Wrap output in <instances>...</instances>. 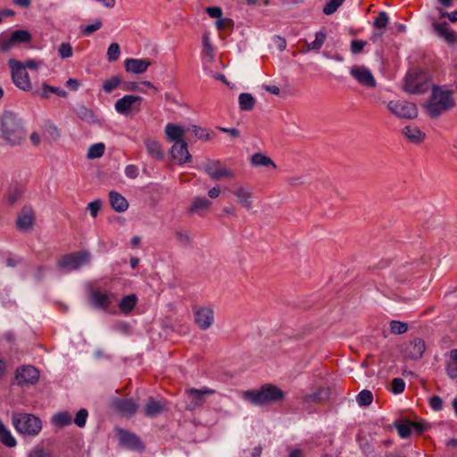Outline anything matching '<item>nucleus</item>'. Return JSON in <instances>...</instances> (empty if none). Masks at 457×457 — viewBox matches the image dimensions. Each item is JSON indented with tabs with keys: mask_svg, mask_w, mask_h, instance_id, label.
I'll use <instances>...</instances> for the list:
<instances>
[{
	"mask_svg": "<svg viewBox=\"0 0 457 457\" xmlns=\"http://www.w3.org/2000/svg\"><path fill=\"white\" fill-rule=\"evenodd\" d=\"M231 194L236 197L237 203L245 209L250 211L253 207V191L246 186H236L230 190Z\"/></svg>",
	"mask_w": 457,
	"mask_h": 457,
	"instance_id": "4468645a",
	"label": "nucleus"
},
{
	"mask_svg": "<svg viewBox=\"0 0 457 457\" xmlns=\"http://www.w3.org/2000/svg\"><path fill=\"white\" fill-rule=\"evenodd\" d=\"M90 253L87 251H80L62 256L57 266L65 270L71 271L78 270L90 262Z\"/></svg>",
	"mask_w": 457,
	"mask_h": 457,
	"instance_id": "39448f33",
	"label": "nucleus"
},
{
	"mask_svg": "<svg viewBox=\"0 0 457 457\" xmlns=\"http://www.w3.org/2000/svg\"><path fill=\"white\" fill-rule=\"evenodd\" d=\"M101 208H102V201L99 199H96V200L89 203L87 206V210L89 211V212L93 218H96L98 215Z\"/></svg>",
	"mask_w": 457,
	"mask_h": 457,
	"instance_id": "864d4df0",
	"label": "nucleus"
},
{
	"mask_svg": "<svg viewBox=\"0 0 457 457\" xmlns=\"http://www.w3.org/2000/svg\"><path fill=\"white\" fill-rule=\"evenodd\" d=\"M215 394V390L204 387L203 389L190 388L186 391L187 402L186 409L187 411H195L204 405L205 397Z\"/></svg>",
	"mask_w": 457,
	"mask_h": 457,
	"instance_id": "1a4fd4ad",
	"label": "nucleus"
},
{
	"mask_svg": "<svg viewBox=\"0 0 457 457\" xmlns=\"http://www.w3.org/2000/svg\"><path fill=\"white\" fill-rule=\"evenodd\" d=\"M0 441L8 447H13L16 445L14 437L11 432L0 421Z\"/></svg>",
	"mask_w": 457,
	"mask_h": 457,
	"instance_id": "f704fd0d",
	"label": "nucleus"
},
{
	"mask_svg": "<svg viewBox=\"0 0 457 457\" xmlns=\"http://www.w3.org/2000/svg\"><path fill=\"white\" fill-rule=\"evenodd\" d=\"M143 97L134 95H126L115 102V111L122 115L128 116L131 112H137L141 110Z\"/></svg>",
	"mask_w": 457,
	"mask_h": 457,
	"instance_id": "6e6552de",
	"label": "nucleus"
},
{
	"mask_svg": "<svg viewBox=\"0 0 457 457\" xmlns=\"http://www.w3.org/2000/svg\"><path fill=\"white\" fill-rule=\"evenodd\" d=\"M206 12L210 17L217 18L218 20L222 16V10L218 6L207 7Z\"/></svg>",
	"mask_w": 457,
	"mask_h": 457,
	"instance_id": "338daca9",
	"label": "nucleus"
},
{
	"mask_svg": "<svg viewBox=\"0 0 457 457\" xmlns=\"http://www.w3.org/2000/svg\"><path fill=\"white\" fill-rule=\"evenodd\" d=\"M113 407L122 416H133L137 411V404L132 399H115Z\"/></svg>",
	"mask_w": 457,
	"mask_h": 457,
	"instance_id": "aec40b11",
	"label": "nucleus"
},
{
	"mask_svg": "<svg viewBox=\"0 0 457 457\" xmlns=\"http://www.w3.org/2000/svg\"><path fill=\"white\" fill-rule=\"evenodd\" d=\"M176 239L183 246H187L191 244L190 233L186 230H179L175 234Z\"/></svg>",
	"mask_w": 457,
	"mask_h": 457,
	"instance_id": "de8ad7c7",
	"label": "nucleus"
},
{
	"mask_svg": "<svg viewBox=\"0 0 457 457\" xmlns=\"http://www.w3.org/2000/svg\"><path fill=\"white\" fill-rule=\"evenodd\" d=\"M428 428V423L411 421V431H414L417 435L422 434Z\"/></svg>",
	"mask_w": 457,
	"mask_h": 457,
	"instance_id": "0e129e2a",
	"label": "nucleus"
},
{
	"mask_svg": "<svg viewBox=\"0 0 457 457\" xmlns=\"http://www.w3.org/2000/svg\"><path fill=\"white\" fill-rule=\"evenodd\" d=\"M212 203L204 197H196L192 202L189 208V212H200L202 211H207L210 209Z\"/></svg>",
	"mask_w": 457,
	"mask_h": 457,
	"instance_id": "473e14b6",
	"label": "nucleus"
},
{
	"mask_svg": "<svg viewBox=\"0 0 457 457\" xmlns=\"http://www.w3.org/2000/svg\"><path fill=\"white\" fill-rule=\"evenodd\" d=\"M233 21L231 19H228V18H222L220 17L217 21H216V27L219 30H226V29H232L233 27Z\"/></svg>",
	"mask_w": 457,
	"mask_h": 457,
	"instance_id": "4d7b16f0",
	"label": "nucleus"
},
{
	"mask_svg": "<svg viewBox=\"0 0 457 457\" xmlns=\"http://www.w3.org/2000/svg\"><path fill=\"white\" fill-rule=\"evenodd\" d=\"M403 88L410 94H420L427 90L426 78L424 75L410 72L406 75Z\"/></svg>",
	"mask_w": 457,
	"mask_h": 457,
	"instance_id": "f8f14e48",
	"label": "nucleus"
},
{
	"mask_svg": "<svg viewBox=\"0 0 457 457\" xmlns=\"http://www.w3.org/2000/svg\"><path fill=\"white\" fill-rule=\"evenodd\" d=\"M395 428L399 436L402 438H407L411 434V421H402L399 423H395Z\"/></svg>",
	"mask_w": 457,
	"mask_h": 457,
	"instance_id": "ea45409f",
	"label": "nucleus"
},
{
	"mask_svg": "<svg viewBox=\"0 0 457 457\" xmlns=\"http://www.w3.org/2000/svg\"><path fill=\"white\" fill-rule=\"evenodd\" d=\"M425 349L424 340L415 338L405 347L404 353L408 358L417 360L422 357Z\"/></svg>",
	"mask_w": 457,
	"mask_h": 457,
	"instance_id": "4be33fe9",
	"label": "nucleus"
},
{
	"mask_svg": "<svg viewBox=\"0 0 457 457\" xmlns=\"http://www.w3.org/2000/svg\"><path fill=\"white\" fill-rule=\"evenodd\" d=\"M87 415L88 412L86 409H80L76 414L74 423L79 428H83L86 425Z\"/></svg>",
	"mask_w": 457,
	"mask_h": 457,
	"instance_id": "603ef678",
	"label": "nucleus"
},
{
	"mask_svg": "<svg viewBox=\"0 0 457 457\" xmlns=\"http://www.w3.org/2000/svg\"><path fill=\"white\" fill-rule=\"evenodd\" d=\"M445 370L450 378H457V363L449 361L446 364Z\"/></svg>",
	"mask_w": 457,
	"mask_h": 457,
	"instance_id": "e2e57ef3",
	"label": "nucleus"
},
{
	"mask_svg": "<svg viewBox=\"0 0 457 457\" xmlns=\"http://www.w3.org/2000/svg\"><path fill=\"white\" fill-rule=\"evenodd\" d=\"M187 131L191 132L198 139L208 140L210 138L208 131L196 125L187 127Z\"/></svg>",
	"mask_w": 457,
	"mask_h": 457,
	"instance_id": "a19ab883",
	"label": "nucleus"
},
{
	"mask_svg": "<svg viewBox=\"0 0 457 457\" xmlns=\"http://www.w3.org/2000/svg\"><path fill=\"white\" fill-rule=\"evenodd\" d=\"M16 46L15 42L12 40V36H0V50L2 52H7Z\"/></svg>",
	"mask_w": 457,
	"mask_h": 457,
	"instance_id": "49530a36",
	"label": "nucleus"
},
{
	"mask_svg": "<svg viewBox=\"0 0 457 457\" xmlns=\"http://www.w3.org/2000/svg\"><path fill=\"white\" fill-rule=\"evenodd\" d=\"M204 170L213 180L235 178V173L220 161L208 160L204 166Z\"/></svg>",
	"mask_w": 457,
	"mask_h": 457,
	"instance_id": "9d476101",
	"label": "nucleus"
},
{
	"mask_svg": "<svg viewBox=\"0 0 457 457\" xmlns=\"http://www.w3.org/2000/svg\"><path fill=\"white\" fill-rule=\"evenodd\" d=\"M408 330L407 323L399 321V320H392L390 322V331L395 335H402Z\"/></svg>",
	"mask_w": 457,
	"mask_h": 457,
	"instance_id": "c03bdc74",
	"label": "nucleus"
},
{
	"mask_svg": "<svg viewBox=\"0 0 457 457\" xmlns=\"http://www.w3.org/2000/svg\"><path fill=\"white\" fill-rule=\"evenodd\" d=\"M389 18L386 12H380L374 21V27L377 29H384L388 23Z\"/></svg>",
	"mask_w": 457,
	"mask_h": 457,
	"instance_id": "3c124183",
	"label": "nucleus"
},
{
	"mask_svg": "<svg viewBox=\"0 0 457 457\" xmlns=\"http://www.w3.org/2000/svg\"><path fill=\"white\" fill-rule=\"evenodd\" d=\"M137 298L136 295H129L124 296L119 303V308L122 313L128 314L136 306Z\"/></svg>",
	"mask_w": 457,
	"mask_h": 457,
	"instance_id": "2f4dec72",
	"label": "nucleus"
},
{
	"mask_svg": "<svg viewBox=\"0 0 457 457\" xmlns=\"http://www.w3.org/2000/svg\"><path fill=\"white\" fill-rule=\"evenodd\" d=\"M12 40L15 42V44L27 43L31 40L30 33L26 29H18L13 31L12 34Z\"/></svg>",
	"mask_w": 457,
	"mask_h": 457,
	"instance_id": "e433bc0d",
	"label": "nucleus"
},
{
	"mask_svg": "<svg viewBox=\"0 0 457 457\" xmlns=\"http://www.w3.org/2000/svg\"><path fill=\"white\" fill-rule=\"evenodd\" d=\"M356 400L360 406H369L373 401L372 393L370 390H362L358 394Z\"/></svg>",
	"mask_w": 457,
	"mask_h": 457,
	"instance_id": "79ce46f5",
	"label": "nucleus"
},
{
	"mask_svg": "<svg viewBox=\"0 0 457 457\" xmlns=\"http://www.w3.org/2000/svg\"><path fill=\"white\" fill-rule=\"evenodd\" d=\"M77 116L84 121L96 123L97 121L94 112L83 104L78 105L75 109Z\"/></svg>",
	"mask_w": 457,
	"mask_h": 457,
	"instance_id": "7c9ffc66",
	"label": "nucleus"
},
{
	"mask_svg": "<svg viewBox=\"0 0 457 457\" xmlns=\"http://www.w3.org/2000/svg\"><path fill=\"white\" fill-rule=\"evenodd\" d=\"M107 59L109 62H115L120 55V46L117 43H112L107 49Z\"/></svg>",
	"mask_w": 457,
	"mask_h": 457,
	"instance_id": "a18cd8bd",
	"label": "nucleus"
},
{
	"mask_svg": "<svg viewBox=\"0 0 457 457\" xmlns=\"http://www.w3.org/2000/svg\"><path fill=\"white\" fill-rule=\"evenodd\" d=\"M254 97L249 93H242L239 95L238 103L242 111H251L255 104Z\"/></svg>",
	"mask_w": 457,
	"mask_h": 457,
	"instance_id": "72a5a7b5",
	"label": "nucleus"
},
{
	"mask_svg": "<svg viewBox=\"0 0 457 457\" xmlns=\"http://www.w3.org/2000/svg\"><path fill=\"white\" fill-rule=\"evenodd\" d=\"M330 396V389L320 387L316 392L304 394L301 399L303 403H321L327 401Z\"/></svg>",
	"mask_w": 457,
	"mask_h": 457,
	"instance_id": "5701e85b",
	"label": "nucleus"
},
{
	"mask_svg": "<svg viewBox=\"0 0 457 457\" xmlns=\"http://www.w3.org/2000/svg\"><path fill=\"white\" fill-rule=\"evenodd\" d=\"M44 64L42 60L38 59H30L27 60L24 62H21V65L23 66V69L26 71V69L29 70H37Z\"/></svg>",
	"mask_w": 457,
	"mask_h": 457,
	"instance_id": "6e6d98bb",
	"label": "nucleus"
},
{
	"mask_svg": "<svg viewBox=\"0 0 457 457\" xmlns=\"http://www.w3.org/2000/svg\"><path fill=\"white\" fill-rule=\"evenodd\" d=\"M103 23L100 20H96L94 23L88 24L82 29V33L86 36L92 34L93 32L101 29Z\"/></svg>",
	"mask_w": 457,
	"mask_h": 457,
	"instance_id": "13d9d810",
	"label": "nucleus"
},
{
	"mask_svg": "<svg viewBox=\"0 0 457 457\" xmlns=\"http://www.w3.org/2000/svg\"><path fill=\"white\" fill-rule=\"evenodd\" d=\"M73 50L70 43H62L58 48V55L62 58H70L72 56Z\"/></svg>",
	"mask_w": 457,
	"mask_h": 457,
	"instance_id": "09e8293b",
	"label": "nucleus"
},
{
	"mask_svg": "<svg viewBox=\"0 0 457 457\" xmlns=\"http://www.w3.org/2000/svg\"><path fill=\"white\" fill-rule=\"evenodd\" d=\"M403 134L406 139L412 144H420L426 137L425 133L414 125L405 126L403 129Z\"/></svg>",
	"mask_w": 457,
	"mask_h": 457,
	"instance_id": "bb28decb",
	"label": "nucleus"
},
{
	"mask_svg": "<svg viewBox=\"0 0 457 457\" xmlns=\"http://www.w3.org/2000/svg\"><path fill=\"white\" fill-rule=\"evenodd\" d=\"M367 45L366 41L363 40H353L351 43V52L353 54L362 52L364 46Z\"/></svg>",
	"mask_w": 457,
	"mask_h": 457,
	"instance_id": "052dcab7",
	"label": "nucleus"
},
{
	"mask_svg": "<svg viewBox=\"0 0 457 457\" xmlns=\"http://www.w3.org/2000/svg\"><path fill=\"white\" fill-rule=\"evenodd\" d=\"M12 424L18 432L24 435H37L42 428L41 420L28 413L13 414Z\"/></svg>",
	"mask_w": 457,
	"mask_h": 457,
	"instance_id": "20e7f679",
	"label": "nucleus"
},
{
	"mask_svg": "<svg viewBox=\"0 0 457 457\" xmlns=\"http://www.w3.org/2000/svg\"><path fill=\"white\" fill-rule=\"evenodd\" d=\"M8 65L12 70V79L15 86L23 91H29L32 88L31 82L28 72L21 65V62L10 59Z\"/></svg>",
	"mask_w": 457,
	"mask_h": 457,
	"instance_id": "0eeeda50",
	"label": "nucleus"
},
{
	"mask_svg": "<svg viewBox=\"0 0 457 457\" xmlns=\"http://www.w3.org/2000/svg\"><path fill=\"white\" fill-rule=\"evenodd\" d=\"M144 145L146 148L147 154L155 160H162L164 153L161 144L153 138H146L144 140Z\"/></svg>",
	"mask_w": 457,
	"mask_h": 457,
	"instance_id": "c85d7f7f",
	"label": "nucleus"
},
{
	"mask_svg": "<svg viewBox=\"0 0 457 457\" xmlns=\"http://www.w3.org/2000/svg\"><path fill=\"white\" fill-rule=\"evenodd\" d=\"M114 301H116V295L113 293L94 290L89 295L90 304L97 309L107 310Z\"/></svg>",
	"mask_w": 457,
	"mask_h": 457,
	"instance_id": "2eb2a0df",
	"label": "nucleus"
},
{
	"mask_svg": "<svg viewBox=\"0 0 457 457\" xmlns=\"http://www.w3.org/2000/svg\"><path fill=\"white\" fill-rule=\"evenodd\" d=\"M388 111L399 119H415L418 109L413 103L403 100L389 101L386 104Z\"/></svg>",
	"mask_w": 457,
	"mask_h": 457,
	"instance_id": "423d86ee",
	"label": "nucleus"
},
{
	"mask_svg": "<svg viewBox=\"0 0 457 457\" xmlns=\"http://www.w3.org/2000/svg\"><path fill=\"white\" fill-rule=\"evenodd\" d=\"M52 421L57 427H65L71 423V416L67 411H62L54 414Z\"/></svg>",
	"mask_w": 457,
	"mask_h": 457,
	"instance_id": "c9c22d12",
	"label": "nucleus"
},
{
	"mask_svg": "<svg viewBox=\"0 0 457 457\" xmlns=\"http://www.w3.org/2000/svg\"><path fill=\"white\" fill-rule=\"evenodd\" d=\"M429 404L431 408L435 411H440L443 407V401L442 399L437 395H433L429 399Z\"/></svg>",
	"mask_w": 457,
	"mask_h": 457,
	"instance_id": "69168bd1",
	"label": "nucleus"
},
{
	"mask_svg": "<svg viewBox=\"0 0 457 457\" xmlns=\"http://www.w3.org/2000/svg\"><path fill=\"white\" fill-rule=\"evenodd\" d=\"M405 383L403 379L395 378L392 380V392L394 394H401L404 391Z\"/></svg>",
	"mask_w": 457,
	"mask_h": 457,
	"instance_id": "bf43d9fd",
	"label": "nucleus"
},
{
	"mask_svg": "<svg viewBox=\"0 0 457 457\" xmlns=\"http://www.w3.org/2000/svg\"><path fill=\"white\" fill-rule=\"evenodd\" d=\"M39 378L38 370L30 365L17 370L15 378L19 385L35 384Z\"/></svg>",
	"mask_w": 457,
	"mask_h": 457,
	"instance_id": "f3484780",
	"label": "nucleus"
},
{
	"mask_svg": "<svg viewBox=\"0 0 457 457\" xmlns=\"http://www.w3.org/2000/svg\"><path fill=\"white\" fill-rule=\"evenodd\" d=\"M345 0H329L323 7V13L331 15L344 4Z\"/></svg>",
	"mask_w": 457,
	"mask_h": 457,
	"instance_id": "37998d69",
	"label": "nucleus"
},
{
	"mask_svg": "<svg viewBox=\"0 0 457 457\" xmlns=\"http://www.w3.org/2000/svg\"><path fill=\"white\" fill-rule=\"evenodd\" d=\"M125 174L129 179H135L138 175V170L135 165H128L125 168Z\"/></svg>",
	"mask_w": 457,
	"mask_h": 457,
	"instance_id": "774afa93",
	"label": "nucleus"
},
{
	"mask_svg": "<svg viewBox=\"0 0 457 457\" xmlns=\"http://www.w3.org/2000/svg\"><path fill=\"white\" fill-rule=\"evenodd\" d=\"M121 83V78L118 75L112 76L108 79H105L103 83V90L105 93H111L116 89Z\"/></svg>",
	"mask_w": 457,
	"mask_h": 457,
	"instance_id": "58836bf2",
	"label": "nucleus"
},
{
	"mask_svg": "<svg viewBox=\"0 0 457 457\" xmlns=\"http://www.w3.org/2000/svg\"><path fill=\"white\" fill-rule=\"evenodd\" d=\"M434 31L448 43H454L457 40V34L452 30L447 22H434Z\"/></svg>",
	"mask_w": 457,
	"mask_h": 457,
	"instance_id": "b1692460",
	"label": "nucleus"
},
{
	"mask_svg": "<svg viewBox=\"0 0 457 457\" xmlns=\"http://www.w3.org/2000/svg\"><path fill=\"white\" fill-rule=\"evenodd\" d=\"M35 220L34 211L31 207H23L18 214L16 224L20 230H29L32 228Z\"/></svg>",
	"mask_w": 457,
	"mask_h": 457,
	"instance_id": "a211bd4d",
	"label": "nucleus"
},
{
	"mask_svg": "<svg viewBox=\"0 0 457 457\" xmlns=\"http://www.w3.org/2000/svg\"><path fill=\"white\" fill-rule=\"evenodd\" d=\"M243 396L253 404L263 405L283 401L285 393L274 385L265 384L259 390H248L244 392Z\"/></svg>",
	"mask_w": 457,
	"mask_h": 457,
	"instance_id": "7ed1b4c3",
	"label": "nucleus"
},
{
	"mask_svg": "<svg viewBox=\"0 0 457 457\" xmlns=\"http://www.w3.org/2000/svg\"><path fill=\"white\" fill-rule=\"evenodd\" d=\"M105 150V145L103 143H96L92 145L87 154V157L88 159H96L103 156Z\"/></svg>",
	"mask_w": 457,
	"mask_h": 457,
	"instance_id": "4c0bfd02",
	"label": "nucleus"
},
{
	"mask_svg": "<svg viewBox=\"0 0 457 457\" xmlns=\"http://www.w3.org/2000/svg\"><path fill=\"white\" fill-rule=\"evenodd\" d=\"M124 65L128 72L142 74L147 71L151 65V62L147 59L129 58L125 60Z\"/></svg>",
	"mask_w": 457,
	"mask_h": 457,
	"instance_id": "412c9836",
	"label": "nucleus"
},
{
	"mask_svg": "<svg viewBox=\"0 0 457 457\" xmlns=\"http://www.w3.org/2000/svg\"><path fill=\"white\" fill-rule=\"evenodd\" d=\"M28 457H51V453L48 450L37 445L31 449Z\"/></svg>",
	"mask_w": 457,
	"mask_h": 457,
	"instance_id": "5fc2aeb1",
	"label": "nucleus"
},
{
	"mask_svg": "<svg viewBox=\"0 0 457 457\" xmlns=\"http://www.w3.org/2000/svg\"><path fill=\"white\" fill-rule=\"evenodd\" d=\"M251 165L254 167H271L276 169L277 166L274 162L266 154L262 153H255L251 156Z\"/></svg>",
	"mask_w": 457,
	"mask_h": 457,
	"instance_id": "c756f323",
	"label": "nucleus"
},
{
	"mask_svg": "<svg viewBox=\"0 0 457 457\" xmlns=\"http://www.w3.org/2000/svg\"><path fill=\"white\" fill-rule=\"evenodd\" d=\"M325 39L326 35L323 32H317L315 39L308 45V48L312 50L320 49L324 44Z\"/></svg>",
	"mask_w": 457,
	"mask_h": 457,
	"instance_id": "8fccbe9b",
	"label": "nucleus"
},
{
	"mask_svg": "<svg viewBox=\"0 0 457 457\" xmlns=\"http://www.w3.org/2000/svg\"><path fill=\"white\" fill-rule=\"evenodd\" d=\"M109 201L112 209L117 212H124L129 208V203L126 198L116 191L109 193Z\"/></svg>",
	"mask_w": 457,
	"mask_h": 457,
	"instance_id": "cd10ccee",
	"label": "nucleus"
},
{
	"mask_svg": "<svg viewBox=\"0 0 457 457\" xmlns=\"http://www.w3.org/2000/svg\"><path fill=\"white\" fill-rule=\"evenodd\" d=\"M454 106L453 92L443 87L434 86L424 107L428 116L435 119Z\"/></svg>",
	"mask_w": 457,
	"mask_h": 457,
	"instance_id": "f03ea898",
	"label": "nucleus"
},
{
	"mask_svg": "<svg viewBox=\"0 0 457 457\" xmlns=\"http://www.w3.org/2000/svg\"><path fill=\"white\" fill-rule=\"evenodd\" d=\"M194 314L195 322L202 330L208 329L214 322V312L210 307L195 308Z\"/></svg>",
	"mask_w": 457,
	"mask_h": 457,
	"instance_id": "dca6fc26",
	"label": "nucleus"
},
{
	"mask_svg": "<svg viewBox=\"0 0 457 457\" xmlns=\"http://www.w3.org/2000/svg\"><path fill=\"white\" fill-rule=\"evenodd\" d=\"M165 406V401H157L154 398H149L145 405L144 413L146 417H156L163 412Z\"/></svg>",
	"mask_w": 457,
	"mask_h": 457,
	"instance_id": "a878e982",
	"label": "nucleus"
},
{
	"mask_svg": "<svg viewBox=\"0 0 457 457\" xmlns=\"http://www.w3.org/2000/svg\"><path fill=\"white\" fill-rule=\"evenodd\" d=\"M203 45L207 55L210 57L211 60H212L213 48L211 45L210 37L207 34H204L203 37Z\"/></svg>",
	"mask_w": 457,
	"mask_h": 457,
	"instance_id": "680f3d73",
	"label": "nucleus"
},
{
	"mask_svg": "<svg viewBox=\"0 0 457 457\" xmlns=\"http://www.w3.org/2000/svg\"><path fill=\"white\" fill-rule=\"evenodd\" d=\"M350 75L362 87L374 88L377 86V81L372 72L364 65L352 66Z\"/></svg>",
	"mask_w": 457,
	"mask_h": 457,
	"instance_id": "9b49d317",
	"label": "nucleus"
},
{
	"mask_svg": "<svg viewBox=\"0 0 457 457\" xmlns=\"http://www.w3.org/2000/svg\"><path fill=\"white\" fill-rule=\"evenodd\" d=\"M117 437L120 444L125 448L139 452H142L145 448L144 444L140 438L134 433L118 428Z\"/></svg>",
	"mask_w": 457,
	"mask_h": 457,
	"instance_id": "ddd939ff",
	"label": "nucleus"
},
{
	"mask_svg": "<svg viewBox=\"0 0 457 457\" xmlns=\"http://www.w3.org/2000/svg\"><path fill=\"white\" fill-rule=\"evenodd\" d=\"M0 137L9 146L21 145L27 138V131L19 115L4 111L0 118Z\"/></svg>",
	"mask_w": 457,
	"mask_h": 457,
	"instance_id": "f257e3e1",
	"label": "nucleus"
},
{
	"mask_svg": "<svg viewBox=\"0 0 457 457\" xmlns=\"http://www.w3.org/2000/svg\"><path fill=\"white\" fill-rule=\"evenodd\" d=\"M170 154L179 164H184L191 161V154L187 150V145L186 141L173 144L170 148Z\"/></svg>",
	"mask_w": 457,
	"mask_h": 457,
	"instance_id": "6ab92c4d",
	"label": "nucleus"
},
{
	"mask_svg": "<svg viewBox=\"0 0 457 457\" xmlns=\"http://www.w3.org/2000/svg\"><path fill=\"white\" fill-rule=\"evenodd\" d=\"M165 135L167 139L170 142L180 143L184 142V136L187 129L174 123H168L165 127Z\"/></svg>",
	"mask_w": 457,
	"mask_h": 457,
	"instance_id": "393cba45",
	"label": "nucleus"
}]
</instances>
